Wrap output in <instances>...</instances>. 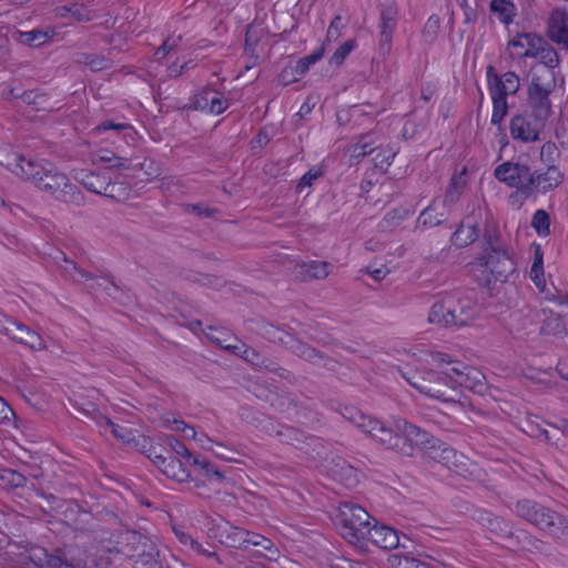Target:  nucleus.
<instances>
[{"mask_svg": "<svg viewBox=\"0 0 568 568\" xmlns=\"http://www.w3.org/2000/svg\"><path fill=\"white\" fill-rule=\"evenodd\" d=\"M94 162L103 163L108 169L128 170L131 162L126 158H121L110 150H100L94 158Z\"/></svg>", "mask_w": 568, "mask_h": 568, "instance_id": "38", "label": "nucleus"}, {"mask_svg": "<svg viewBox=\"0 0 568 568\" xmlns=\"http://www.w3.org/2000/svg\"><path fill=\"white\" fill-rule=\"evenodd\" d=\"M439 28H440L439 17L436 14H432L427 19V21L424 26V29H423V38H424L425 42L433 43L437 38Z\"/></svg>", "mask_w": 568, "mask_h": 568, "instance_id": "53", "label": "nucleus"}, {"mask_svg": "<svg viewBox=\"0 0 568 568\" xmlns=\"http://www.w3.org/2000/svg\"><path fill=\"white\" fill-rule=\"evenodd\" d=\"M168 444L171 450L175 455L183 457L187 464H191L193 459L196 457L185 447V445L182 442H180L175 437H168Z\"/></svg>", "mask_w": 568, "mask_h": 568, "instance_id": "56", "label": "nucleus"}, {"mask_svg": "<svg viewBox=\"0 0 568 568\" xmlns=\"http://www.w3.org/2000/svg\"><path fill=\"white\" fill-rule=\"evenodd\" d=\"M564 317L566 316L562 314V311L557 315H554L551 312L540 326V334L554 336L564 335L566 333V323Z\"/></svg>", "mask_w": 568, "mask_h": 568, "instance_id": "40", "label": "nucleus"}, {"mask_svg": "<svg viewBox=\"0 0 568 568\" xmlns=\"http://www.w3.org/2000/svg\"><path fill=\"white\" fill-rule=\"evenodd\" d=\"M436 361L444 363L448 374L452 371V381L455 383V389L464 387L474 393L481 394L486 389L485 376L477 368L468 366L463 362L453 359L448 354L437 353Z\"/></svg>", "mask_w": 568, "mask_h": 568, "instance_id": "10", "label": "nucleus"}, {"mask_svg": "<svg viewBox=\"0 0 568 568\" xmlns=\"http://www.w3.org/2000/svg\"><path fill=\"white\" fill-rule=\"evenodd\" d=\"M57 264L64 280L84 285L93 293L103 291L111 298L120 300L121 290L109 276H95L64 255Z\"/></svg>", "mask_w": 568, "mask_h": 568, "instance_id": "8", "label": "nucleus"}, {"mask_svg": "<svg viewBox=\"0 0 568 568\" xmlns=\"http://www.w3.org/2000/svg\"><path fill=\"white\" fill-rule=\"evenodd\" d=\"M148 457L168 478L178 483H190L191 474L184 468L180 459L158 454L154 448L149 449Z\"/></svg>", "mask_w": 568, "mask_h": 568, "instance_id": "20", "label": "nucleus"}, {"mask_svg": "<svg viewBox=\"0 0 568 568\" xmlns=\"http://www.w3.org/2000/svg\"><path fill=\"white\" fill-rule=\"evenodd\" d=\"M397 6L384 4L381 10L378 47L383 54H388L392 49L393 33L397 26Z\"/></svg>", "mask_w": 568, "mask_h": 568, "instance_id": "21", "label": "nucleus"}, {"mask_svg": "<svg viewBox=\"0 0 568 568\" xmlns=\"http://www.w3.org/2000/svg\"><path fill=\"white\" fill-rule=\"evenodd\" d=\"M489 10L506 26L511 24L517 16L516 4L511 0H491Z\"/></svg>", "mask_w": 568, "mask_h": 568, "instance_id": "34", "label": "nucleus"}, {"mask_svg": "<svg viewBox=\"0 0 568 568\" xmlns=\"http://www.w3.org/2000/svg\"><path fill=\"white\" fill-rule=\"evenodd\" d=\"M446 213L445 209H443V211H438V205L433 202L420 212L416 221V227L424 230L437 226L446 220Z\"/></svg>", "mask_w": 568, "mask_h": 568, "instance_id": "33", "label": "nucleus"}, {"mask_svg": "<svg viewBox=\"0 0 568 568\" xmlns=\"http://www.w3.org/2000/svg\"><path fill=\"white\" fill-rule=\"evenodd\" d=\"M296 419L304 425H314L320 423L318 415L305 407L294 405Z\"/></svg>", "mask_w": 568, "mask_h": 568, "instance_id": "58", "label": "nucleus"}, {"mask_svg": "<svg viewBox=\"0 0 568 568\" xmlns=\"http://www.w3.org/2000/svg\"><path fill=\"white\" fill-rule=\"evenodd\" d=\"M494 178L516 189L525 197L530 196L531 170L528 164L518 161H506L494 169Z\"/></svg>", "mask_w": 568, "mask_h": 568, "instance_id": "12", "label": "nucleus"}, {"mask_svg": "<svg viewBox=\"0 0 568 568\" xmlns=\"http://www.w3.org/2000/svg\"><path fill=\"white\" fill-rule=\"evenodd\" d=\"M541 43L542 37L536 33H518L508 42V48L515 50L513 54L518 58H532Z\"/></svg>", "mask_w": 568, "mask_h": 568, "instance_id": "26", "label": "nucleus"}, {"mask_svg": "<svg viewBox=\"0 0 568 568\" xmlns=\"http://www.w3.org/2000/svg\"><path fill=\"white\" fill-rule=\"evenodd\" d=\"M323 54L324 48H320L315 52L300 59L296 65L292 69L293 80H298L301 77H303L308 71L311 65L323 58Z\"/></svg>", "mask_w": 568, "mask_h": 568, "instance_id": "42", "label": "nucleus"}, {"mask_svg": "<svg viewBox=\"0 0 568 568\" xmlns=\"http://www.w3.org/2000/svg\"><path fill=\"white\" fill-rule=\"evenodd\" d=\"M284 347L296 356L315 365H320L325 361V356L321 352L291 334L285 335Z\"/></svg>", "mask_w": 568, "mask_h": 568, "instance_id": "27", "label": "nucleus"}, {"mask_svg": "<svg viewBox=\"0 0 568 568\" xmlns=\"http://www.w3.org/2000/svg\"><path fill=\"white\" fill-rule=\"evenodd\" d=\"M49 38H50V34L48 31H43L40 29H33L31 31L18 32L17 39L20 43L38 48V47L44 44Z\"/></svg>", "mask_w": 568, "mask_h": 568, "instance_id": "43", "label": "nucleus"}, {"mask_svg": "<svg viewBox=\"0 0 568 568\" xmlns=\"http://www.w3.org/2000/svg\"><path fill=\"white\" fill-rule=\"evenodd\" d=\"M324 175V171L321 166H312L302 178L298 180L295 191L296 193H303L306 189H311L314 183Z\"/></svg>", "mask_w": 568, "mask_h": 568, "instance_id": "46", "label": "nucleus"}, {"mask_svg": "<svg viewBox=\"0 0 568 568\" xmlns=\"http://www.w3.org/2000/svg\"><path fill=\"white\" fill-rule=\"evenodd\" d=\"M373 517L359 505L342 503L334 524L339 535L354 548L364 551V536Z\"/></svg>", "mask_w": 568, "mask_h": 568, "instance_id": "6", "label": "nucleus"}, {"mask_svg": "<svg viewBox=\"0 0 568 568\" xmlns=\"http://www.w3.org/2000/svg\"><path fill=\"white\" fill-rule=\"evenodd\" d=\"M555 88L554 72L545 68H532L530 71V84L527 90V112L546 122L552 113L549 95Z\"/></svg>", "mask_w": 568, "mask_h": 568, "instance_id": "7", "label": "nucleus"}, {"mask_svg": "<svg viewBox=\"0 0 568 568\" xmlns=\"http://www.w3.org/2000/svg\"><path fill=\"white\" fill-rule=\"evenodd\" d=\"M546 122L525 111L510 119L509 131L514 140L521 143H534L540 140Z\"/></svg>", "mask_w": 568, "mask_h": 568, "instance_id": "14", "label": "nucleus"}, {"mask_svg": "<svg viewBox=\"0 0 568 568\" xmlns=\"http://www.w3.org/2000/svg\"><path fill=\"white\" fill-rule=\"evenodd\" d=\"M438 352L430 354V369L426 371V378L428 379L426 387L433 390H425V395L442 402H456L458 392L455 389V383L452 381V371L448 374L443 373L446 371L444 363L436 361L435 356Z\"/></svg>", "mask_w": 568, "mask_h": 568, "instance_id": "11", "label": "nucleus"}, {"mask_svg": "<svg viewBox=\"0 0 568 568\" xmlns=\"http://www.w3.org/2000/svg\"><path fill=\"white\" fill-rule=\"evenodd\" d=\"M240 351L235 354H241L242 358L253 365L256 368H264L268 372H273L277 374L282 378H287L290 376V372L283 367H280L274 361L265 357L263 354L257 352L256 349L248 347L244 344Z\"/></svg>", "mask_w": 568, "mask_h": 568, "instance_id": "25", "label": "nucleus"}, {"mask_svg": "<svg viewBox=\"0 0 568 568\" xmlns=\"http://www.w3.org/2000/svg\"><path fill=\"white\" fill-rule=\"evenodd\" d=\"M556 138L564 149H568V116H564L556 128Z\"/></svg>", "mask_w": 568, "mask_h": 568, "instance_id": "63", "label": "nucleus"}, {"mask_svg": "<svg viewBox=\"0 0 568 568\" xmlns=\"http://www.w3.org/2000/svg\"><path fill=\"white\" fill-rule=\"evenodd\" d=\"M379 146V140L375 133H366L359 136L358 141L351 146V155L355 159H362L373 153Z\"/></svg>", "mask_w": 568, "mask_h": 568, "instance_id": "35", "label": "nucleus"}, {"mask_svg": "<svg viewBox=\"0 0 568 568\" xmlns=\"http://www.w3.org/2000/svg\"><path fill=\"white\" fill-rule=\"evenodd\" d=\"M510 510L552 538L568 541V519L551 508L529 498L518 499Z\"/></svg>", "mask_w": 568, "mask_h": 568, "instance_id": "5", "label": "nucleus"}, {"mask_svg": "<svg viewBox=\"0 0 568 568\" xmlns=\"http://www.w3.org/2000/svg\"><path fill=\"white\" fill-rule=\"evenodd\" d=\"M193 109L219 115L229 106L230 101L217 90L205 87L193 97Z\"/></svg>", "mask_w": 568, "mask_h": 568, "instance_id": "19", "label": "nucleus"}, {"mask_svg": "<svg viewBox=\"0 0 568 568\" xmlns=\"http://www.w3.org/2000/svg\"><path fill=\"white\" fill-rule=\"evenodd\" d=\"M245 536H247V530L243 528L230 526L229 524L220 527V542L227 548L246 549Z\"/></svg>", "mask_w": 568, "mask_h": 568, "instance_id": "31", "label": "nucleus"}, {"mask_svg": "<svg viewBox=\"0 0 568 568\" xmlns=\"http://www.w3.org/2000/svg\"><path fill=\"white\" fill-rule=\"evenodd\" d=\"M393 566L395 568H432L427 562L409 556H395Z\"/></svg>", "mask_w": 568, "mask_h": 568, "instance_id": "55", "label": "nucleus"}, {"mask_svg": "<svg viewBox=\"0 0 568 568\" xmlns=\"http://www.w3.org/2000/svg\"><path fill=\"white\" fill-rule=\"evenodd\" d=\"M531 226L539 236H547L550 233V217L549 214L542 210H537L531 220Z\"/></svg>", "mask_w": 568, "mask_h": 568, "instance_id": "49", "label": "nucleus"}, {"mask_svg": "<svg viewBox=\"0 0 568 568\" xmlns=\"http://www.w3.org/2000/svg\"><path fill=\"white\" fill-rule=\"evenodd\" d=\"M342 416L382 445V433L385 434L387 429L385 423L364 414L354 406H345Z\"/></svg>", "mask_w": 568, "mask_h": 568, "instance_id": "16", "label": "nucleus"}, {"mask_svg": "<svg viewBox=\"0 0 568 568\" xmlns=\"http://www.w3.org/2000/svg\"><path fill=\"white\" fill-rule=\"evenodd\" d=\"M116 551L129 559H134L136 554L144 547H151V540L136 531H125L119 541Z\"/></svg>", "mask_w": 568, "mask_h": 568, "instance_id": "28", "label": "nucleus"}, {"mask_svg": "<svg viewBox=\"0 0 568 568\" xmlns=\"http://www.w3.org/2000/svg\"><path fill=\"white\" fill-rule=\"evenodd\" d=\"M130 128L131 126L128 123L115 122L113 120H105V121L101 122L99 125H97L92 132L95 134H99V133H102V132H105L109 130L124 131Z\"/></svg>", "mask_w": 568, "mask_h": 568, "instance_id": "62", "label": "nucleus"}, {"mask_svg": "<svg viewBox=\"0 0 568 568\" xmlns=\"http://www.w3.org/2000/svg\"><path fill=\"white\" fill-rule=\"evenodd\" d=\"M547 34L551 41L568 48V12L566 10H552L548 18Z\"/></svg>", "mask_w": 568, "mask_h": 568, "instance_id": "24", "label": "nucleus"}, {"mask_svg": "<svg viewBox=\"0 0 568 568\" xmlns=\"http://www.w3.org/2000/svg\"><path fill=\"white\" fill-rule=\"evenodd\" d=\"M365 531L364 551L367 550L369 542L385 550L395 549L399 545L397 531L386 525L379 524L374 517Z\"/></svg>", "mask_w": 568, "mask_h": 568, "instance_id": "17", "label": "nucleus"}, {"mask_svg": "<svg viewBox=\"0 0 568 568\" xmlns=\"http://www.w3.org/2000/svg\"><path fill=\"white\" fill-rule=\"evenodd\" d=\"M432 458L465 479H476L480 475V468L476 463L444 442Z\"/></svg>", "mask_w": 568, "mask_h": 568, "instance_id": "13", "label": "nucleus"}, {"mask_svg": "<svg viewBox=\"0 0 568 568\" xmlns=\"http://www.w3.org/2000/svg\"><path fill=\"white\" fill-rule=\"evenodd\" d=\"M382 435V446L403 456H412L419 448L433 457L442 444L439 438L402 418L395 419Z\"/></svg>", "mask_w": 568, "mask_h": 568, "instance_id": "2", "label": "nucleus"}, {"mask_svg": "<svg viewBox=\"0 0 568 568\" xmlns=\"http://www.w3.org/2000/svg\"><path fill=\"white\" fill-rule=\"evenodd\" d=\"M479 233L478 224L468 217L459 224L450 241L457 247H466L478 239Z\"/></svg>", "mask_w": 568, "mask_h": 568, "instance_id": "30", "label": "nucleus"}, {"mask_svg": "<svg viewBox=\"0 0 568 568\" xmlns=\"http://www.w3.org/2000/svg\"><path fill=\"white\" fill-rule=\"evenodd\" d=\"M257 547H261L262 549L267 551V554H265L264 556L268 560H276L277 559L278 549H277V547L274 545V542L271 539H268V538L263 536L262 540L258 541Z\"/></svg>", "mask_w": 568, "mask_h": 568, "instance_id": "64", "label": "nucleus"}, {"mask_svg": "<svg viewBox=\"0 0 568 568\" xmlns=\"http://www.w3.org/2000/svg\"><path fill=\"white\" fill-rule=\"evenodd\" d=\"M11 171L59 202L78 207L84 205L85 199L81 190L52 164H42L18 155Z\"/></svg>", "mask_w": 568, "mask_h": 568, "instance_id": "1", "label": "nucleus"}, {"mask_svg": "<svg viewBox=\"0 0 568 568\" xmlns=\"http://www.w3.org/2000/svg\"><path fill=\"white\" fill-rule=\"evenodd\" d=\"M400 375L412 387L416 388L422 394H424L425 390H433L432 388L426 387L427 382H428V379L425 377L426 376V371L425 372H420V371L404 372V371H400Z\"/></svg>", "mask_w": 568, "mask_h": 568, "instance_id": "47", "label": "nucleus"}, {"mask_svg": "<svg viewBox=\"0 0 568 568\" xmlns=\"http://www.w3.org/2000/svg\"><path fill=\"white\" fill-rule=\"evenodd\" d=\"M470 517L495 535L508 539L513 537L511 525L487 509L473 508Z\"/></svg>", "mask_w": 568, "mask_h": 568, "instance_id": "22", "label": "nucleus"}, {"mask_svg": "<svg viewBox=\"0 0 568 568\" xmlns=\"http://www.w3.org/2000/svg\"><path fill=\"white\" fill-rule=\"evenodd\" d=\"M27 484V477L11 468L0 469V487L3 489H13L23 487Z\"/></svg>", "mask_w": 568, "mask_h": 568, "instance_id": "41", "label": "nucleus"}, {"mask_svg": "<svg viewBox=\"0 0 568 568\" xmlns=\"http://www.w3.org/2000/svg\"><path fill=\"white\" fill-rule=\"evenodd\" d=\"M331 272V264L325 261H310L296 265V275L301 281L324 280Z\"/></svg>", "mask_w": 568, "mask_h": 568, "instance_id": "29", "label": "nucleus"}, {"mask_svg": "<svg viewBox=\"0 0 568 568\" xmlns=\"http://www.w3.org/2000/svg\"><path fill=\"white\" fill-rule=\"evenodd\" d=\"M485 237L487 247L479 261L484 272L491 276V278H487V282L490 283L491 280L506 282L515 272V262L498 236L486 234Z\"/></svg>", "mask_w": 568, "mask_h": 568, "instance_id": "9", "label": "nucleus"}, {"mask_svg": "<svg viewBox=\"0 0 568 568\" xmlns=\"http://www.w3.org/2000/svg\"><path fill=\"white\" fill-rule=\"evenodd\" d=\"M558 149L554 142H546L541 145L540 149V159L544 163H547L548 165H555L558 158Z\"/></svg>", "mask_w": 568, "mask_h": 568, "instance_id": "57", "label": "nucleus"}, {"mask_svg": "<svg viewBox=\"0 0 568 568\" xmlns=\"http://www.w3.org/2000/svg\"><path fill=\"white\" fill-rule=\"evenodd\" d=\"M129 189L125 183L123 182H112L111 178L108 180V189L105 193H103L104 196L114 199L116 201H122L128 197Z\"/></svg>", "mask_w": 568, "mask_h": 568, "instance_id": "54", "label": "nucleus"}, {"mask_svg": "<svg viewBox=\"0 0 568 568\" xmlns=\"http://www.w3.org/2000/svg\"><path fill=\"white\" fill-rule=\"evenodd\" d=\"M260 334L266 339L281 343L284 346L285 335H290L283 329L275 327L273 324L263 322L260 325Z\"/></svg>", "mask_w": 568, "mask_h": 568, "instance_id": "51", "label": "nucleus"}, {"mask_svg": "<svg viewBox=\"0 0 568 568\" xmlns=\"http://www.w3.org/2000/svg\"><path fill=\"white\" fill-rule=\"evenodd\" d=\"M83 62L90 67L92 71H101L110 67V61L99 54H85Z\"/></svg>", "mask_w": 568, "mask_h": 568, "instance_id": "59", "label": "nucleus"}, {"mask_svg": "<svg viewBox=\"0 0 568 568\" xmlns=\"http://www.w3.org/2000/svg\"><path fill=\"white\" fill-rule=\"evenodd\" d=\"M0 333L9 336L11 339L28 346L32 351H42L45 343L42 337L23 323L14 318L0 315Z\"/></svg>", "mask_w": 568, "mask_h": 568, "instance_id": "15", "label": "nucleus"}, {"mask_svg": "<svg viewBox=\"0 0 568 568\" xmlns=\"http://www.w3.org/2000/svg\"><path fill=\"white\" fill-rule=\"evenodd\" d=\"M197 471L195 478H191L190 486L191 490H194L199 496L206 497L209 496L203 489L206 487V481L210 483H222L225 478L223 473H221L217 468H215L211 463H209L205 458H200L196 456L193 462L190 464Z\"/></svg>", "mask_w": 568, "mask_h": 568, "instance_id": "18", "label": "nucleus"}, {"mask_svg": "<svg viewBox=\"0 0 568 568\" xmlns=\"http://www.w3.org/2000/svg\"><path fill=\"white\" fill-rule=\"evenodd\" d=\"M464 186L465 182L463 179L460 176L454 175L450 179V183L446 190L444 200L442 202V207L446 209V211H449V209L459 201Z\"/></svg>", "mask_w": 568, "mask_h": 568, "instance_id": "39", "label": "nucleus"}, {"mask_svg": "<svg viewBox=\"0 0 568 568\" xmlns=\"http://www.w3.org/2000/svg\"><path fill=\"white\" fill-rule=\"evenodd\" d=\"M407 217V211L404 209H393L378 223L382 232H390Z\"/></svg>", "mask_w": 568, "mask_h": 568, "instance_id": "44", "label": "nucleus"}, {"mask_svg": "<svg viewBox=\"0 0 568 568\" xmlns=\"http://www.w3.org/2000/svg\"><path fill=\"white\" fill-rule=\"evenodd\" d=\"M544 294V298L556 303L558 306L562 307V314L568 316V293L565 291H560L555 286L548 287L545 286V291H540Z\"/></svg>", "mask_w": 568, "mask_h": 568, "instance_id": "45", "label": "nucleus"}, {"mask_svg": "<svg viewBox=\"0 0 568 568\" xmlns=\"http://www.w3.org/2000/svg\"><path fill=\"white\" fill-rule=\"evenodd\" d=\"M532 58L541 64L538 68H545L552 72L558 67L559 58L557 51L542 38V43L538 45Z\"/></svg>", "mask_w": 568, "mask_h": 568, "instance_id": "36", "label": "nucleus"}, {"mask_svg": "<svg viewBox=\"0 0 568 568\" xmlns=\"http://www.w3.org/2000/svg\"><path fill=\"white\" fill-rule=\"evenodd\" d=\"M159 551L151 541V547L144 546L135 556L134 568H162L159 560Z\"/></svg>", "mask_w": 568, "mask_h": 568, "instance_id": "37", "label": "nucleus"}, {"mask_svg": "<svg viewBox=\"0 0 568 568\" xmlns=\"http://www.w3.org/2000/svg\"><path fill=\"white\" fill-rule=\"evenodd\" d=\"M477 305L462 292L443 294L430 307L427 321L440 328L459 329L477 317Z\"/></svg>", "mask_w": 568, "mask_h": 568, "instance_id": "3", "label": "nucleus"}, {"mask_svg": "<svg viewBox=\"0 0 568 568\" xmlns=\"http://www.w3.org/2000/svg\"><path fill=\"white\" fill-rule=\"evenodd\" d=\"M277 435L281 437V440L283 443L298 448H301V444H303L307 439V436L303 432L288 426L282 427L277 432Z\"/></svg>", "mask_w": 568, "mask_h": 568, "instance_id": "48", "label": "nucleus"}, {"mask_svg": "<svg viewBox=\"0 0 568 568\" xmlns=\"http://www.w3.org/2000/svg\"><path fill=\"white\" fill-rule=\"evenodd\" d=\"M530 278L539 291H545L546 280L544 276L542 255L538 252L535 255L534 263L530 268Z\"/></svg>", "mask_w": 568, "mask_h": 568, "instance_id": "50", "label": "nucleus"}, {"mask_svg": "<svg viewBox=\"0 0 568 568\" xmlns=\"http://www.w3.org/2000/svg\"><path fill=\"white\" fill-rule=\"evenodd\" d=\"M77 180L90 192L103 195L108 189V180L104 173L100 172H80Z\"/></svg>", "mask_w": 568, "mask_h": 568, "instance_id": "32", "label": "nucleus"}, {"mask_svg": "<svg viewBox=\"0 0 568 568\" xmlns=\"http://www.w3.org/2000/svg\"><path fill=\"white\" fill-rule=\"evenodd\" d=\"M209 549L204 554L203 557L207 559H213L219 565H225L227 567L229 564H232V560L235 557V554L232 551H227L225 555L221 556L215 551V547L211 544H207Z\"/></svg>", "mask_w": 568, "mask_h": 568, "instance_id": "60", "label": "nucleus"}, {"mask_svg": "<svg viewBox=\"0 0 568 568\" xmlns=\"http://www.w3.org/2000/svg\"><path fill=\"white\" fill-rule=\"evenodd\" d=\"M105 422H106V425L110 428V430H111V433L113 434L114 437H116L118 439L122 440L123 443H130L131 442V439H132V432H131V429H129V428H126L124 426L118 425V424L113 423L109 418H106Z\"/></svg>", "mask_w": 568, "mask_h": 568, "instance_id": "61", "label": "nucleus"}, {"mask_svg": "<svg viewBox=\"0 0 568 568\" xmlns=\"http://www.w3.org/2000/svg\"><path fill=\"white\" fill-rule=\"evenodd\" d=\"M488 92L493 102L490 123L497 126L496 139L501 152L508 145V138L503 128V121L508 113V97L515 95L520 88V79L514 71L498 74L494 67L486 69Z\"/></svg>", "mask_w": 568, "mask_h": 568, "instance_id": "4", "label": "nucleus"}, {"mask_svg": "<svg viewBox=\"0 0 568 568\" xmlns=\"http://www.w3.org/2000/svg\"><path fill=\"white\" fill-rule=\"evenodd\" d=\"M357 47L355 39H348L339 45L331 58V64L341 65L348 54Z\"/></svg>", "mask_w": 568, "mask_h": 568, "instance_id": "52", "label": "nucleus"}, {"mask_svg": "<svg viewBox=\"0 0 568 568\" xmlns=\"http://www.w3.org/2000/svg\"><path fill=\"white\" fill-rule=\"evenodd\" d=\"M564 175L556 165H548L544 172H531L530 195L536 192L546 193L562 182Z\"/></svg>", "mask_w": 568, "mask_h": 568, "instance_id": "23", "label": "nucleus"}]
</instances>
